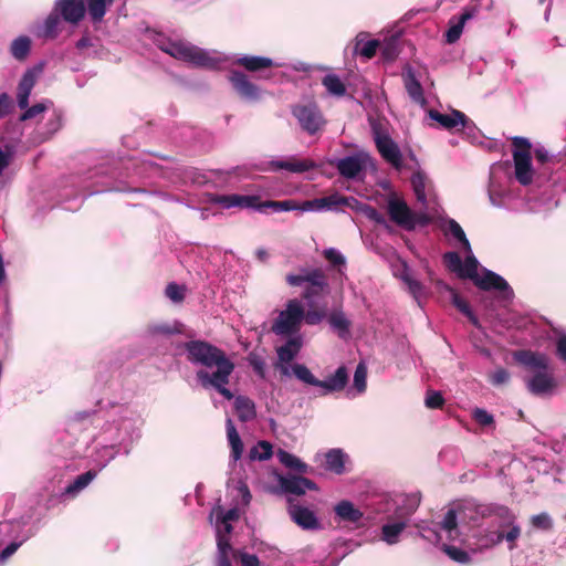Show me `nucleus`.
I'll return each instance as SVG.
<instances>
[{"label": "nucleus", "mask_w": 566, "mask_h": 566, "mask_svg": "<svg viewBox=\"0 0 566 566\" xmlns=\"http://www.w3.org/2000/svg\"><path fill=\"white\" fill-rule=\"evenodd\" d=\"M145 35L163 52L196 67L228 69L241 65L245 71H260L270 67L286 69L289 71H313L311 65L300 61L283 63L264 56H237L216 50L200 49L184 39L170 38L149 28L145 30Z\"/></svg>", "instance_id": "obj_1"}, {"label": "nucleus", "mask_w": 566, "mask_h": 566, "mask_svg": "<svg viewBox=\"0 0 566 566\" xmlns=\"http://www.w3.org/2000/svg\"><path fill=\"white\" fill-rule=\"evenodd\" d=\"M187 358L192 364H199L206 368L217 367L213 373L200 369L197 378L205 388L212 387L226 399L231 400L233 394L226 387L234 370V364L226 353L217 346L205 340H190L185 344Z\"/></svg>", "instance_id": "obj_2"}, {"label": "nucleus", "mask_w": 566, "mask_h": 566, "mask_svg": "<svg viewBox=\"0 0 566 566\" xmlns=\"http://www.w3.org/2000/svg\"><path fill=\"white\" fill-rule=\"evenodd\" d=\"M286 283L290 286H302L306 284L302 292V298L308 306L313 305V300L329 292L328 279L322 269L302 270L300 274H287Z\"/></svg>", "instance_id": "obj_3"}, {"label": "nucleus", "mask_w": 566, "mask_h": 566, "mask_svg": "<svg viewBox=\"0 0 566 566\" xmlns=\"http://www.w3.org/2000/svg\"><path fill=\"white\" fill-rule=\"evenodd\" d=\"M512 146L515 178L521 185L527 186L533 181L532 144L525 137L515 136L512 138Z\"/></svg>", "instance_id": "obj_4"}, {"label": "nucleus", "mask_w": 566, "mask_h": 566, "mask_svg": "<svg viewBox=\"0 0 566 566\" xmlns=\"http://www.w3.org/2000/svg\"><path fill=\"white\" fill-rule=\"evenodd\" d=\"M304 318V307L296 298L287 301L285 310L281 311L271 326L276 335H292L300 331Z\"/></svg>", "instance_id": "obj_5"}, {"label": "nucleus", "mask_w": 566, "mask_h": 566, "mask_svg": "<svg viewBox=\"0 0 566 566\" xmlns=\"http://www.w3.org/2000/svg\"><path fill=\"white\" fill-rule=\"evenodd\" d=\"M293 116L300 126L310 135L316 134L325 124L323 115L316 104L295 105L292 108Z\"/></svg>", "instance_id": "obj_6"}, {"label": "nucleus", "mask_w": 566, "mask_h": 566, "mask_svg": "<svg viewBox=\"0 0 566 566\" xmlns=\"http://www.w3.org/2000/svg\"><path fill=\"white\" fill-rule=\"evenodd\" d=\"M411 209L403 199L390 197L387 202L389 219L406 231H413L411 222Z\"/></svg>", "instance_id": "obj_7"}, {"label": "nucleus", "mask_w": 566, "mask_h": 566, "mask_svg": "<svg viewBox=\"0 0 566 566\" xmlns=\"http://www.w3.org/2000/svg\"><path fill=\"white\" fill-rule=\"evenodd\" d=\"M375 143L381 157L399 169L402 165V156L398 145L387 134L375 132Z\"/></svg>", "instance_id": "obj_8"}, {"label": "nucleus", "mask_w": 566, "mask_h": 566, "mask_svg": "<svg viewBox=\"0 0 566 566\" xmlns=\"http://www.w3.org/2000/svg\"><path fill=\"white\" fill-rule=\"evenodd\" d=\"M380 45V39H374L368 32H359L354 39L353 54L364 61L376 56Z\"/></svg>", "instance_id": "obj_9"}, {"label": "nucleus", "mask_w": 566, "mask_h": 566, "mask_svg": "<svg viewBox=\"0 0 566 566\" xmlns=\"http://www.w3.org/2000/svg\"><path fill=\"white\" fill-rule=\"evenodd\" d=\"M289 503L290 517L296 525L308 531L318 530L321 527L319 521L313 511L307 507L293 504L291 499H289Z\"/></svg>", "instance_id": "obj_10"}, {"label": "nucleus", "mask_w": 566, "mask_h": 566, "mask_svg": "<svg viewBox=\"0 0 566 566\" xmlns=\"http://www.w3.org/2000/svg\"><path fill=\"white\" fill-rule=\"evenodd\" d=\"M279 485L282 492L298 496L305 494L306 490H317L314 481L302 475L280 476Z\"/></svg>", "instance_id": "obj_11"}, {"label": "nucleus", "mask_w": 566, "mask_h": 566, "mask_svg": "<svg viewBox=\"0 0 566 566\" xmlns=\"http://www.w3.org/2000/svg\"><path fill=\"white\" fill-rule=\"evenodd\" d=\"M54 10L66 22L77 24L85 15V3L83 0H57Z\"/></svg>", "instance_id": "obj_12"}, {"label": "nucleus", "mask_w": 566, "mask_h": 566, "mask_svg": "<svg viewBox=\"0 0 566 566\" xmlns=\"http://www.w3.org/2000/svg\"><path fill=\"white\" fill-rule=\"evenodd\" d=\"M555 386L554 376L548 369L538 370L526 380L528 391L536 396L548 394Z\"/></svg>", "instance_id": "obj_13"}, {"label": "nucleus", "mask_w": 566, "mask_h": 566, "mask_svg": "<svg viewBox=\"0 0 566 566\" xmlns=\"http://www.w3.org/2000/svg\"><path fill=\"white\" fill-rule=\"evenodd\" d=\"M428 114L431 119L436 120L447 130H452L458 126L464 128L469 123L468 116L458 109H452L450 114H442L437 109H430Z\"/></svg>", "instance_id": "obj_14"}, {"label": "nucleus", "mask_w": 566, "mask_h": 566, "mask_svg": "<svg viewBox=\"0 0 566 566\" xmlns=\"http://www.w3.org/2000/svg\"><path fill=\"white\" fill-rule=\"evenodd\" d=\"M513 356L518 364L535 370V373L549 369V360L545 354L522 349L514 352Z\"/></svg>", "instance_id": "obj_15"}, {"label": "nucleus", "mask_w": 566, "mask_h": 566, "mask_svg": "<svg viewBox=\"0 0 566 566\" xmlns=\"http://www.w3.org/2000/svg\"><path fill=\"white\" fill-rule=\"evenodd\" d=\"M348 384V373L345 366H340L336 371L324 380L318 379L316 387L323 389L322 395L342 391Z\"/></svg>", "instance_id": "obj_16"}, {"label": "nucleus", "mask_w": 566, "mask_h": 566, "mask_svg": "<svg viewBox=\"0 0 566 566\" xmlns=\"http://www.w3.org/2000/svg\"><path fill=\"white\" fill-rule=\"evenodd\" d=\"M476 14L478 8L471 7L465 9L459 18H452L450 27L446 32V41L450 44L457 42L461 36L465 22L476 17Z\"/></svg>", "instance_id": "obj_17"}, {"label": "nucleus", "mask_w": 566, "mask_h": 566, "mask_svg": "<svg viewBox=\"0 0 566 566\" xmlns=\"http://www.w3.org/2000/svg\"><path fill=\"white\" fill-rule=\"evenodd\" d=\"M401 51V35L396 32L380 40L378 52L385 63L395 61Z\"/></svg>", "instance_id": "obj_18"}, {"label": "nucleus", "mask_w": 566, "mask_h": 566, "mask_svg": "<svg viewBox=\"0 0 566 566\" xmlns=\"http://www.w3.org/2000/svg\"><path fill=\"white\" fill-rule=\"evenodd\" d=\"M474 285L483 291L497 290L510 291L512 293L510 285L501 275L486 269L483 270L482 275L478 276V279L474 282Z\"/></svg>", "instance_id": "obj_19"}, {"label": "nucleus", "mask_w": 566, "mask_h": 566, "mask_svg": "<svg viewBox=\"0 0 566 566\" xmlns=\"http://www.w3.org/2000/svg\"><path fill=\"white\" fill-rule=\"evenodd\" d=\"M274 170H287L294 174H302L316 168V164L311 159H297L291 157L286 160H275L271 163Z\"/></svg>", "instance_id": "obj_20"}, {"label": "nucleus", "mask_w": 566, "mask_h": 566, "mask_svg": "<svg viewBox=\"0 0 566 566\" xmlns=\"http://www.w3.org/2000/svg\"><path fill=\"white\" fill-rule=\"evenodd\" d=\"M60 24L61 19L59 13L54 10L42 23L35 27L34 34L41 39H54L59 34Z\"/></svg>", "instance_id": "obj_21"}, {"label": "nucleus", "mask_w": 566, "mask_h": 566, "mask_svg": "<svg viewBox=\"0 0 566 566\" xmlns=\"http://www.w3.org/2000/svg\"><path fill=\"white\" fill-rule=\"evenodd\" d=\"M344 203H346V198L335 193L327 197L303 201L302 211L332 209Z\"/></svg>", "instance_id": "obj_22"}, {"label": "nucleus", "mask_w": 566, "mask_h": 566, "mask_svg": "<svg viewBox=\"0 0 566 566\" xmlns=\"http://www.w3.org/2000/svg\"><path fill=\"white\" fill-rule=\"evenodd\" d=\"M234 90L245 98H256L258 87L247 78V73H232L230 76Z\"/></svg>", "instance_id": "obj_23"}, {"label": "nucleus", "mask_w": 566, "mask_h": 566, "mask_svg": "<svg viewBox=\"0 0 566 566\" xmlns=\"http://www.w3.org/2000/svg\"><path fill=\"white\" fill-rule=\"evenodd\" d=\"M336 168L340 176L353 179L363 169V161L359 156H347L337 161Z\"/></svg>", "instance_id": "obj_24"}, {"label": "nucleus", "mask_w": 566, "mask_h": 566, "mask_svg": "<svg viewBox=\"0 0 566 566\" xmlns=\"http://www.w3.org/2000/svg\"><path fill=\"white\" fill-rule=\"evenodd\" d=\"M36 83L35 73H24L18 85L17 101L20 108H27L30 94Z\"/></svg>", "instance_id": "obj_25"}, {"label": "nucleus", "mask_w": 566, "mask_h": 566, "mask_svg": "<svg viewBox=\"0 0 566 566\" xmlns=\"http://www.w3.org/2000/svg\"><path fill=\"white\" fill-rule=\"evenodd\" d=\"M403 83L406 91L409 97L412 99V102L421 106H424L427 104V99L423 94V88L419 80L416 78L415 73H407L406 76L403 77Z\"/></svg>", "instance_id": "obj_26"}, {"label": "nucleus", "mask_w": 566, "mask_h": 566, "mask_svg": "<svg viewBox=\"0 0 566 566\" xmlns=\"http://www.w3.org/2000/svg\"><path fill=\"white\" fill-rule=\"evenodd\" d=\"M336 515L345 522L349 523H358L363 517V512L354 506V504L349 501H340L334 507Z\"/></svg>", "instance_id": "obj_27"}, {"label": "nucleus", "mask_w": 566, "mask_h": 566, "mask_svg": "<svg viewBox=\"0 0 566 566\" xmlns=\"http://www.w3.org/2000/svg\"><path fill=\"white\" fill-rule=\"evenodd\" d=\"M227 437L231 447V457L234 461H238L243 452V442L239 436V432L231 419L226 422Z\"/></svg>", "instance_id": "obj_28"}, {"label": "nucleus", "mask_w": 566, "mask_h": 566, "mask_svg": "<svg viewBox=\"0 0 566 566\" xmlns=\"http://www.w3.org/2000/svg\"><path fill=\"white\" fill-rule=\"evenodd\" d=\"M234 407L240 421L248 422L255 418V405L254 402L244 396H238L234 401Z\"/></svg>", "instance_id": "obj_29"}, {"label": "nucleus", "mask_w": 566, "mask_h": 566, "mask_svg": "<svg viewBox=\"0 0 566 566\" xmlns=\"http://www.w3.org/2000/svg\"><path fill=\"white\" fill-rule=\"evenodd\" d=\"M302 342L298 337L290 338L284 345L276 349L279 360L281 363H290L298 354Z\"/></svg>", "instance_id": "obj_30"}, {"label": "nucleus", "mask_w": 566, "mask_h": 566, "mask_svg": "<svg viewBox=\"0 0 566 566\" xmlns=\"http://www.w3.org/2000/svg\"><path fill=\"white\" fill-rule=\"evenodd\" d=\"M326 470L336 474L345 472V454L339 449H332L325 454Z\"/></svg>", "instance_id": "obj_31"}, {"label": "nucleus", "mask_w": 566, "mask_h": 566, "mask_svg": "<svg viewBox=\"0 0 566 566\" xmlns=\"http://www.w3.org/2000/svg\"><path fill=\"white\" fill-rule=\"evenodd\" d=\"M406 522L388 523L381 527V539L389 545L398 543L399 535L406 528Z\"/></svg>", "instance_id": "obj_32"}, {"label": "nucleus", "mask_w": 566, "mask_h": 566, "mask_svg": "<svg viewBox=\"0 0 566 566\" xmlns=\"http://www.w3.org/2000/svg\"><path fill=\"white\" fill-rule=\"evenodd\" d=\"M449 291L451 292L452 304L457 307V310L465 315L474 326L478 327L480 325L479 318L471 310L470 304L464 298H462L455 290L450 287Z\"/></svg>", "instance_id": "obj_33"}, {"label": "nucleus", "mask_w": 566, "mask_h": 566, "mask_svg": "<svg viewBox=\"0 0 566 566\" xmlns=\"http://www.w3.org/2000/svg\"><path fill=\"white\" fill-rule=\"evenodd\" d=\"M31 50V40L25 36L21 35L17 39H14L10 45V53L12 56L17 60H24Z\"/></svg>", "instance_id": "obj_34"}, {"label": "nucleus", "mask_w": 566, "mask_h": 566, "mask_svg": "<svg viewBox=\"0 0 566 566\" xmlns=\"http://www.w3.org/2000/svg\"><path fill=\"white\" fill-rule=\"evenodd\" d=\"M328 322L338 332L339 337L346 338L348 336L350 322L343 312H333L328 317Z\"/></svg>", "instance_id": "obj_35"}, {"label": "nucleus", "mask_w": 566, "mask_h": 566, "mask_svg": "<svg viewBox=\"0 0 566 566\" xmlns=\"http://www.w3.org/2000/svg\"><path fill=\"white\" fill-rule=\"evenodd\" d=\"M234 208L239 209H254L262 212L261 197L258 195H239L235 193Z\"/></svg>", "instance_id": "obj_36"}, {"label": "nucleus", "mask_w": 566, "mask_h": 566, "mask_svg": "<svg viewBox=\"0 0 566 566\" xmlns=\"http://www.w3.org/2000/svg\"><path fill=\"white\" fill-rule=\"evenodd\" d=\"M96 472L93 470H88L85 473H82L75 478V480L67 485L65 489V493L75 494L86 488L96 476Z\"/></svg>", "instance_id": "obj_37"}, {"label": "nucleus", "mask_w": 566, "mask_h": 566, "mask_svg": "<svg viewBox=\"0 0 566 566\" xmlns=\"http://www.w3.org/2000/svg\"><path fill=\"white\" fill-rule=\"evenodd\" d=\"M303 202L298 203L295 200H283V201H274L266 200L262 203V212L265 211L266 208H271L275 212L280 211H292V210H302Z\"/></svg>", "instance_id": "obj_38"}, {"label": "nucleus", "mask_w": 566, "mask_h": 566, "mask_svg": "<svg viewBox=\"0 0 566 566\" xmlns=\"http://www.w3.org/2000/svg\"><path fill=\"white\" fill-rule=\"evenodd\" d=\"M277 457L280 462L289 469L295 470L300 473H305L307 470V465L304 462L287 451L280 450Z\"/></svg>", "instance_id": "obj_39"}, {"label": "nucleus", "mask_w": 566, "mask_h": 566, "mask_svg": "<svg viewBox=\"0 0 566 566\" xmlns=\"http://www.w3.org/2000/svg\"><path fill=\"white\" fill-rule=\"evenodd\" d=\"M478 265H479V262L474 255L467 256L465 261L462 263V266H461V270H460V273L458 276L460 279H470L474 283L479 276Z\"/></svg>", "instance_id": "obj_40"}, {"label": "nucleus", "mask_w": 566, "mask_h": 566, "mask_svg": "<svg viewBox=\"0 0 566 566\" xmlns=\"http://www.w3.org/2000/svg\"><path fill=\"white\" fill-rule=\"evenodd\" d=\"M217 527V547H218V559H223L224 557H229V554L235 552L232 548L230 543V537L227 534H223L221 527L218 525Z\"/></svg>", "instance_id": "obj_41"}, {"label": "nucleus", "mask_w": 566, "mask_h": 566, "mask_svg": "<svg viewBox=\"0 0 566 566\" xmlns=\"http://www.w3.org/2000/svg\"><path fill=\"white\" fill-rule=\"evenodd\" d=\"M108 0H87V10L94 22H99L106 13Z\"/></svg>", "instance_id": "obj_42"}, {"label": "nucleus", "mask_w": 566, "mask_h": 566, "mask_svg": "<svg viewBox=\"0 0 566 566\" xmlns=\"http://www.w3.org/2000/svg\"><path fill=\"white\" fill-rule=\"evenodd\" d=\"M442 551L446 553V555H448L449 558H451L452 560H454L459 564L467 565V564L471 563L470 554L462 548L443 544Z\"/></svg>", "instance_id": "obj_43"}, {"label": "nucleus", "mask_w": 566, "mask_h": 566, "mask_svg": "<svg viewBox=\"0 0 566 566\" xmlns=\"http://www.w3.org/2000/svg\"><path fill=\"white\" fill-rule=\"evenodd\" d=\"M272 444L268 441H259L255 447L250 450V459L264 461L272 457Z\"/></svg>", "instance_id": "obj_44"}, {"label": "nucleus", "mask_w": 566, "mask_h": 566, "mask_svg": "<svg viewBox=\"0 0 566 566\" xmlns=\"http://www.w3.org/2000/svg\"><path fill=\"white\" fill-rule=\"evenodd\" d=\"M401 280L408 285L409 292L416 300H419L424 294V286L420 281L412 279L409 274L407 266L401 274Z\"/></svg>", "instance_id": "obj_45"}, {"label": "nucleus", "mask_w": 566, "mask_h": 566, "mask_svg": "<svg viewBox=\"0 0 566 566\" xmlns=\"http://www.w3.org/2000/svg\"><path fill=\"white\" fill-rule=\"evenodd\" d=\"M327 91L336 96H343L346 93L345 84L335 74H327L323 80Z\"/></svg>", "instance_id": "obj_46"}, {"label": "nucleus", "mask_w": 566, "mask_h": 566, "mask_svg": "<svg viewBox=\"0 0 566 566\" xmlns=\"http://www.w3.org/2000/svg\"><path fill=\"white\" fill-rule=\"evenodd\" d=\"M411 185L417 200L424 203L427 201L424 175L422 172L413 174L411 177Z\"/></svg>", "instance_id": "obj_47"}, {"label": "nucleus", "mask_w": 566, "mask_h": 566, "mask_svg": "<svg viewBox=\"0 0 566 566\" xmlns=\"http://www.w3.org/2000/svg\"><path fill=\"white\" fill-rule=\"evenodd\" d=\"M509 525L511 526V528L507 533H497L496 543H501L503 539H505L509 543V548L514 549L516 547L515 542L521 536L522 530L521 526L515 523Z\"/></svg>", "instance_id": "obj_48"}, {"label": "nucleus", "mask_w": 566, "mask_h": 566, "mask_svg": "<svg viewBox=\"0 0 566 566\" xmlns=\"http://www.w3.org/2000/svg\"><path fill=\"white\" fill-rule=\"evenodd\" d=\"M187 287L175 282L167 284L165 295L174 303H182L186 297Z\"/></svg>", "instance_id": "obj_49"}, {"label": "nucleus", "mask_w": 566, "mask_h": 566, "mask_svg": "<svg viewBox=\"0 0 566 566\" xmlns=\"http://www.w3.org/2000/svg\"><path fill=\"white\" fill-rule=\"evenodd\" d=\"M292 370L295 377L301 381L311 386H317L318 379L311 373V370L305 365L295 364L292 367Z\"/></svg>", "instance_id": "obj_50"}, {"label": "nucleus", "mask_w": 566, "mask_h": 566, "mask_svg": "<svg viewBox=\"0 0 566 566\" xmlns=\"http://www.w3.org/2000/svg\"><path fill=\"white\" fill-rule=\"evenodd\" d=\"M448 230L462 244L464 250L471 251L470 242L463 229L454 219L448 221Z\"/></svg>", "instance_id": "obj_51"}, {"label": "nucleus", "mask_w": 566, "mask_h": 566, "mask_svg": "<svg viewBox=\"0 0 566 566\" xmlns=\"http://www.w3.org/2000/svg\"><path fill=\"white\" fill-rule=\"evenodd\" d=\"M235 193L231 195H219L212 193L209 196V202L214 206H220L223 209L234 208Z\"/></svg>", "instance_id": "obj_52"}, {"label": "nucleus", "mask_w": 566, "mask_h": 566, "mask_svg": "<svg viewBox=\"0 0 566 566\" xmlns=\"http://www.w3.org/2000/svg\"><path fill=\"white\" fill-rule=\"evenodd\" d=\"M531 524L534 528L541 531H551L553 528V520L552 517L543 512L531 517Z\"/></svg>", "instance_id": "obj_53"}, {"label": "nucleus", "mask_w": 566, "mask_h": 566, "mask_svg": "<svg viewBox=\"0 0 566 566\" xmlns=\"http://www.w3.org/2000/svg\"><path fill=\"white\" fill-rule=\"evenodd\" d=\"M326 316V312L324 308H317L314 307V304L312 306H308V310L304 311V318L306 324L308 325H316L321 323L324 317Z\"/></svg>", "instance_id": "obj_54"}, {"label": "nucleus", "mask_w": 566, "mask_h": 566, "mask_svg": "<svg viewBox=\"0 0 566 566\" xmlns=\"http://www.w3.org/2000/svg\"><path fill=\"white\" fill-rule=\"evenodd\" d=\"M214 513L217 516V522H234L238 521L240 517V511L238 507L230 509L228 511H224L222 506H217L214 509Z\"/></svg>", "instance_id": "obj_55"}, {"label": "nucleus", "mask_w": 566, "mask_h": 566, "mask_svg": "<svg viewBox=\"0 0 566 566\" xmlns=\"http://www.w3.org/2000/svg\"><path fill=\"white\" fill-rule=\"evenodd\" d=\"M443 262L446 266L451 271L455 272L458 275L460 273L461 266H462V259L457 252H447L443 254Z\"/></svg>", "instance_id": "obj_56"}, {"label": "nucleus", "mask_w": 566, "mask_h": 566, "mask_svg": "<svg viewBox=\"0 0 566 566\" xmlns=\"http://www.w3.org/2000/svg\"><path fill=\"white\" fill-rule=\"evenodd\" d=\"M366 378L367 369L365 365L359 364L354 373V387L357 389L358 392H364L366 390Z\"/></svg>", "instance_id": "obj_57"}, {"label": "nucleus", "mask_w": 566, "mask_h": 566, "mask_svg": "<svg viewBox=\"0 0 566 566\" xmlns=\"http://www.w3.org/2000/svg\"><path fill=\"white\" fill-rule=\"evenodd\" d=\"M441 525V528L444 530L446 532H448L450 535L452 534L453 531H455L458 528V520H457V512L455 510L453 509H450L442 522L440 523Z\"/></svg>", "instance_id": "obj_58"}, {"label": "nucleus", "mask_w": 566, "mask_h": 566, "mask_svg": "<svg viewBox=\"0 0 566 566\" xmlns=\"http://www.w3.org/2000/svg\"><path fill=\"white\" fill-rule=\"evenodd\" d=\"M424 403L429 409H440L444 405V398L442 397L441 392L429 390L427 392Z\"/></svg>", "instance_id": "obj_59"}, {"label": "nucleus", "mask_w": 566, "mask_h": 566, "mask_svg": "<svg viewBox=\"0 0 566 566\" xmlns=\"http://www.w3.org/2000/svg\"><path fill=\"white\" fill-rule=\"evenodd\" d=\"M233 557L238 559L242 566H260L259 557L255 554L235 551L233 552Z\"/></svg>", "instance_id": "obj_60"}, {"label": "nucleus", "mask_w": 566, "mask_h": 566, "mask_svg": "<svg viewBox=\"0 0 566 566\" xmlns=\"http://www.w3.org/2000/svg\"><path fill=\"white\" fill-rule=\"evenodd\" d=\"M472 417L482 427H488L494 423L493 416L481 408H475L473 410Z\"/></svg>", "instance_id": "obj_61"}, {"label": "nucleus", "mask_w": 566, "mask_h": 566, "mask_svg": "<svg viewBox=\"0 0 566 566\" xmlns=\"http://www.w3.org/2000/svg\"><path fill=\"white\" fill-rule=\"evenodd\" d=\"M48 106L44 103H38L31 107L23 108L24 112L20 116L21 122L34 118L36 115L46 111Z\"/></svg>", "instance_id": "obj_62"}, {"label": "nucleus", "mask_w": 566, "mask_h": 566, "mask_svg": "<svg viewBox=\"0 0 566 566\" xmlns=\"http://www.w3.org/2000/svg\"><path fill=\"white\" fill-rule=\"evenodd\" d=\"M489 514H494L500 518L505 520L507 525L515 522V515L507 506H495L494 509L489 510Z\"/></svg>", "instance_id": "obj_63"}, {"label": "nucleus", "mask_w": 566, "mask_h": 566, "mask_svg": "<svg viewBox=\"0 0 566 566\" xmlns=\"http://www.w3.org/2000/svg\"><path fill=\"white\" fill-rule=\"evenodd\" d=\"M324 258L334 266H340L345 264V258L334 248L324 250Z\"/></svg>", "instance_id": "obj_64"}]
</instances>
